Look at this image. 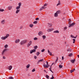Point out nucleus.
<instances>
[{
  "label": "nucleus",
  "mask_w": 79,
  "mask_h": 79,
  "mask_svg": "<svg viewBox=\"0 0 79 79\" xmlns=\"http://www.w3.org/2000/svg\"><path fill=\"white\" fill-rule=\"evenodd\" d=\"M46 65L45 64H43L44 67L46 68H48V67H50V65L48 64V62L47 61H46Z\"/></svg>",
  "instance_id": "obj_1"
},
{
  "label": "nucleus",
  "mask_w": 79,
  "mask_h": 79,
  "mask_svg": "<svg viewBox=\"0 0 79 79\" xmlns=\"http://www.w3.org/2000/svg\"><path fill=\"white\" fill-rule=\"evenodd\" d=\"M27 42V40H23L20 42V44L21 45H24L25 44H26Z\"/></svg>",
  "instance_id": "obj_2"
},
{
  "label": "nucleus",
  "mask_w": 79,
  "mask_h": 79,
  "mask_svg": "<svg viewBox=\"0 0 79 79\" xmlns=\"http://www.w3.org/2000/svg\"><path fill=\"white\" fill-rule=\"evenodd\" d=\"M19 6H17L16 7V10H20V8H21V5H22V3L21 2H19Z\"/></svg>",
  "instance_id": "obj_3"
},
{
  "label": "nucleus",
  "mask_w": 79,
  "mask_h": 79,
  "mask_svg": "<svg viewBox=\"0 0 79 79\" xmlns=\"http://www.w3.org/2000/svg\"><path fill=\"white\" fill-rule=\"evenodd\" d=\"M32 41H30L27 44V47H30V46L32 45Z\"/></svg>",
  "instance_id": "obj_4"
},
{
  "label": "nucleus",
  "mask_w": 79,
  "mask_h": 79,
  "mask_svg": "<svg viewBox=\"0 0 79 79\" xmlns=\"http://www.w3.org/2000/svg\"><path fill=\"white\" fill-rule=\"evenodd\" d=\"M6 50H7V49L6 48H5L3 50L2 52V55H5V52H6Z\"/></svg>",
  "instance_id": "obj_5"
},
{
  "label": "nucleus",
  "mask_w": 79,
  "mask_h": 79,
  "mask_svg": "<svg viewBox=\"0 0 79 79\" xmlns=\"http://www.w3.org/2000/svg\"><path fill=\"white\" fill-rule=\"evenodd\" d=\"M54 30V28H52L51 29H48L47 30V32H52V31H53Z\"/></svg>",
  "instance_id": "obj_6"
},
{
  "label": "nucleus",
  "mask_w": 79,
  "mask_h": 79,
  "mask_svg": "<svg viewBox=\"0 0 79 79\" xmlns=\"http://www.w3.org/2000/svg\"><path fill=\"white\" fill-rule=\"evenodd\" d=\"M43 34H44V33L42 31H40L38 33V35H39V36H41L42 35H43Z\"/></svg>",
  "instance_id": "obj_7"
},
{
  "label": "nucleus",
  "mask_w": 79,
  "mask_h": 79,
  "mask_svg": "<svg viewBox=\"0 0 79 79\" xmlns=\"http://www.w3.org/2000/svg\"><path fill=\"white\" fill-rule=\"evenodd\" d=\"M36 52V50L35 49H33V50H31L30 51V53L32 54L33 53H35Z\"/></svg>",
  "instance_id": "obj_8"
},
{
  "label": "nucleus",
  "mask_w": 79,
  "mask_h": 79,
  "mask_svg": "<svg viewBox=\"0 0 79 79\" xmlns=\"http://www.w3.org/2000/svg\"><path fill=\"white\" fill-rule=\"evenodd\" d=\"M13 8V6H9L7 7V8L8 10H11L12 8Z\"/></svg>",
  "instance_id": "obj_9"
},
{
  "label": "nucleus",
  "mask_w": 79,
  "mask_h": 79,
  "mask_svg": "<svg viewBox=\"0 0 79 79\" xmlns=\"http://www.w3.org/2000/svg\"><path fill=\"white\" fill-rule=\"evenodd\" d=\"M1 23L2 24H5V19L2 20L1 21Z\"/></svg>",
  "instance_id": "obj_10"
},
{
  "label": "nucleus",
  "mask_w": 79,
  "mask_h": 79,
  "mask_svg": "<svg viewBox=\"0 0 79 79\" xmlns=\"http://www.w3.org/2000/svg\"><path fill=\"white\" fill-rule=\"evenodd\" d=\"M20 42V40L19 39H17L15 40V42L16 44H18Z\"/></svg>",
  "instance_id": "obj_11"
},
{
  "label": "nucleus",
  "mask_w": 79,
  "mask_h": 79,
  "mask_svg": "<svg viewBox=\"0 0 79 79\" xmlns=\"http://www.w3.org/2000/svg\"><path fill=\"white\" fill-rule=\"evenodd\" d=\"M12 66L10 65L8 67V69H9V70H11V69H12Z\"/></svg>",
  "instance_id": "obj_12"
},
{
  "label": "nucleus",
  "mask_w": 79,
  "mask_h": 79,
  "mask_svg": "<svg viewBox=\"0 0 79 79\" xmlns=\"http://www.w3.org/2000/svg\"><path fill=\"white\" fill-rule=\"evenodd\" d=\"M61 5V1L59 0L58 2V3L57 4L56 6H60V5Z\"/></svg>",
  "instance_id": "obj_13"
},
{
  "label": "nucleus",
  "mask_w": 79,
  "mask_h": 79,
  "mask_svg": "<svg viewBox=\"0 0 79 79\" xmlns=\"http://www.w3.org/2000/svg\"><path fill=\"white\" fill-rule=\"evenodd\" d=\"M45 8H46V7L43 6L41 8H40L39 10L40 11H41V10H44V9H45Z\"/></svg>",
  "instance_id": "obj_14"
},
{
  "label": "nucleus",
  "mask_w": 79,
  "mask_h": 79,
  "mask_svg": "<svg viewBox=\"0 0 79 79\" xmlns=\"http://www.w3.org/2000/svg\"><path fill=\"white\" fill-rule=\"evenodd\" d=\"M77 35H76V37H74L73 35H71L70 37L71 38H74V39H76L77 38Z\"/></svg>",
  "instance_id": "obj_15"
},
{
  "label": "nucleus",
  "mask_w": 79,
  "mask_h": 79,
  "mask_svg": "<svg viewBox=\"0 0 79 79\" xmlns=\"http://www.w3.org/2000/svg\"><path fill=\"white\" fill-rule=\"evenodd\" d=\"M1 39H2V40H6V39L5 36H2L1 38Z\"/></svg>",
  "instance_id": "obj_16"
},
{
  "label": "nucleus",
  "mask_w": 79,
  "mask_h": 79,
  "mask_svg": "<svg viewBox=\"0 0 79 79\" xmlns=\"http://www.w3.org/2000/svg\"><path fill=\"white\" fill-rule=\"evenodd\" d=\"M20 12V10H17L15 11L16 14H18Z\"/></svg>",
  "instance_id": "obj_17"
},
{
  "label": "nucleus",
  "mask_w": 79,
  "mask_h": 79,
  "mask_svg": "<svg viewBox=\"0 0 79 79\" xmlns=\"http://www.w3.org/2000/svg\"><path fill=\"white\" fill-rule=\"evenodd\" d=\"M44 59H41L38 60V64H39L40 63V62H42V61H44Z\"/></svg>",
  "instance_id": "obj_18"
},
{
  "label": "nucleus",
  "mask_w": 79,
  "mask_h": 79,
  "mask_svg": "<svg viewBox=\"0 0 79 79\" xmlns=\"http://www.w3.org/2000/svg\"><path fill=\"white\" fill-rule=\"evenodd\" d=\"M75 61H76V60H75V59H74L73 60H71L70 61L71 62V63H73V64H74Z\"/></svg>",
  "instance_id": "obj_19"
},
{
  "label": "nucleus",
  "mask_w": 79,
  "mask_h": 79,
  "mask_svg": "<svg viewBox=\"0 0 79 79\" xmlns=\"http://www.w3.org/2000/svg\"><path fill=\"white\" fill-rule=\"evenodd\" d=\"M53 33H59L60 31L58 30H56L53 32Z\"/></svg>",
  "instance_id": "obj_20"
},
{
  "label": "nucleus",
  "mask_w": 79,
  "mask_h": 79,
  "mask_svg": "<svg viewBox=\"0 0 79 79\" xmlns=\"http://www.w3.org/2000/svg\"><path fill=\"white\" fill-rule=\"evenodd\" d=\"M48 26H49V27H52V26L53 25L52 24V23H48Z\"/></svg>",
  "instance_id": "obj_21"
},
{
  "label": "nucleus",
  "mask_w": 79,
  "mask_h": 79,
  "mask_svg": "<svg viewBox=\"0 0 79 79\" xmlns=\"http://www.w3.org/2000/svg\"><path fill=\"white\" fill-rule=\"evenodd\" d=\"M48 53H49L50 55L51 56H52V52H50V51H49V50L48 49Z\"/></svg>",
  "instance_id": "obj_22"
},
{
  "label": "nucleus",
  "mask_w": 79,
  "mask_h": 79,
  "mask_svg": "<svg viewBox=\"0 0 79 79\" xmlns=\"http://www.w3.org/2000/svg\"><path fill=\"white\" fill-rule=\"evenodd\" d=\"M10 36V34H7L6 35V36H5V37H6V38L7 39L8 37Z\"/></svg>",
  "instance_id": "obj_23"
},
{
  "label": "nucleus",
  "mask_w": 79,
  "mask_h": 79,
  "mask_svg": "<svg viewBox=\"0 0 79 79\" xmlns=\"http://www.w3.org/2000/svg\"><path fill=\"white\" fill-rule=\"evenodd\" d=\"M42 37L43 39L44 40V39H46V36H45V35H43L42 36Z\"/></svg>",
  "instance_id": "obj_24"
},
{
  "label": "nucleus",
  "mask_w": 79,
  "mask_h": 79,
  "mask_svg": "<svg viewBox=\"0 0 79 79\" xmlns=\"http://www.w3.org/2000/svg\"><path fill=\"white\" fill-rule=\"evenodd\" d=\"M33 26H34V25H33V24H30L29 25V27H30L32 28L33 27Z\"/></svg>",
  "instance_id": "obj_25"
},
{
  "label": "nucleus",
  "mask_w": 79,
  "mask_h": 79,
  "mask_svg": "<svg viewBox=\"0 0 79 79\" xmlns=\"http://www.w3.org/2000/svg\"><path fill=\"white\" fill-rule=\"evenodd\" d=\"M33 47L35 50H37V48H38V46H34Z\"/></svg>",
  "instance_id": "obj_26"
},
{
  "label": "nucleus",
  "mask_w": 79,
  "mask_h": 79,
  "mask_svg": "<svg viewBox=\"0 0 79 79\" xmlns=\"http://www.w3.org/2000/svg\"><path fill=\"white\" fill-rule=\"evenodd\" d=\"M56 14L57 15H58V14H60V10H58V11H57L56 12Z\"/></svg>",
  "instance_id": "obj_27"
},
{
  "label": "nucleus",
  "mask_w": 79,
  "mask_h": 79,
  "mask_svg": "<svg viewBox=\"0 0 79 79\" xmlns=\"http://www.w3.org/2000/svg\"><path fill=\"white\" fill-rule=\"evenodd\" d=\"M36 54L37 56H39V55H40V52H37Z\"/></svg>",
  "instance_id": "obj_28"
},
{
  "label": "nucleus",
  "mask_w": 79,
  "mask_h": 79,
  "mask_svg": "<svg viewBox=\"0 0 79 79\" xmlns=\"http://www.w3.org/2000/svg\"><path fill=\"white\" fill-rule=\"evenodd\" d=\"M8 45L7 44H6L5 46H4V48H8Z\"/></svg>",
  "instance_id": "obj_29"
},
{
  "label": "nucleus",
  "mask_w": 79,
  "mask_h": 79,
  "mask_svg": "<svg viewBox=\"0 0 79 79\" xmlns=\"http://www.w3.org/2000/svg\"><path fill=\"white\" fill-rule=\"evenodd\" d=\"M55 17H58V14L56 13H55L54 14Z\"/></svg>",
  "instance_id": "obj_30"
},
{
  "label": "nucleus",
  "mask_w": 79,
  "mask_h": 79,
  "mask_svg": "<svg viewBox=\"0 0 79 79\" xmlns=\"http://www.w3.org/2000/svg\"><path fill=\"white\" fill-rule=\"evenodd\" d=\"M30 67V64H28L26 66L27 68H29Z\"/></svg>",
  "instance_id": "obj_31"
},
{
  "label": "nucleus",
  "mask_w": 79,
  "mask_h": 79,
  "mask_svg": "<svg viewBox=\"0 0 79 79\" xmlns=\"http://www.w3.org/2000/svg\"><path fill=\"white\" fill-rule=\"evenodd\" d=\"M46 77L47 79H49L50 78V77L47 75H46Z\"/></svg>",
  "instance_id": "obj_32"
},
{
  "label": "nucleus",
  "mask_w": 79,
  "mask_h": 79,
  "mask_svg": "<svg viewBox=\"0 0 79 79\" xmlns=\"http://www.w3.org/2000/svg\"><path fill=\"white\" fill-rule=\"evenodd\" d=\"M59 67L60 68H63V65H62L61 64H60L59 65Z\"/></svg>",
  "instance_id": "obj_33"
},
{
  "label": "nucleus",
  "mask_w": 79,
  "mask_h": 79,
  "mask_svg": "<svg viewBox=\"0 0 79 79\" xmlns=\"http://www.w3.org/2000/svg\"><path fill=\"white\" fill-rule=\"evenodd\" d=\"M67 28H68L66 27H64V31H66V30L67 29Z\"/></svg>",
  "instance_id": "obj_34"
},
{
  "label": "nucleus",
  "mask_w": 79,
  "mask_h": 79,
  "mask_svg": "<svg viewBox=\"0 0 79 79\" xmlns=\"http://www.w3.org/2000/svg\"><path fill=\"white\" fill-rule=\"evenodd\" d=\"M33 39L34 40H38V38L37 37H35Z\"/></svg>",
  "instance_id": "obj_35"
},
{
  "label": "nucleus",
  "mask_w": 79,
  "mask_h": 79,
  "mask_svg": "<svg viewBox=\"0 0 79 79\" xmlns=\"http://www.w3.org/2000/svg\"><path fill=\"white\" fill-rule=\"evenodd\" d=\"M73 55V53H71L69 54V56H72Z\"/></svg>",
  "instance_id": "obj_36"
},
{
  "label": "nucleus",
  "mask_w": 79,
  "mask_h": 79,
  "mask_svg": "<svg viewBox=\"0 0 79 79\" xmlns=\"http://www.w3.org/2000/svg\"><path fill=\"white\" fill-rule=\"evenodd\" d=\"M67 52H71V49L70 48L68 49L67 50Z\"/></svg>",
  "instance_id": "obj_37"
},
{
  "label": "nucleus",
  "mask_w": 79,
  "mask_h": 79,
  "mask_svg": "<svg viewBox=\"0 0 79 79\" xmlns=\"http://www.w3.org/2000/svg\"><path fill=\"white\" fill-rule=\"evenodd\" d=\"M9 79H14V78L12 77H9Z\"/></svg>",
  "instance_id": "obj_38"
},
{
  "label": "nucleus",
  "mask_w": 79,
  "mask_h": 79,
  "mask_svg": "<svg viewBox=\"0 0 79 79\" xmlns=\"http://www.w3.org/2000/svg\"><path fill=\"white\" fill-rule=\"evenodd\" d=\"M55 79V77H53V75H52V77H51L50 78V79Z\"/></svg>",
  "instance_id": "obj_39"
},
{
  "label": "nucleus",
  "mask_w": 79,
  "mask_h": 79,
  "mask_svg": "<svg viewBox=\"0 0 79 79\" xmlns=\"http://www.w3.org/2000/svg\"><path fill=\"white\" fill-rule=\"evenodd\" d=\"M33 24H37V21H35L34 22H33Z\"/></svg>",
  "instance_id": "obj_40"
},
{
  "label": "nucleus",
  "mask_w": 79,
  "mask_h": 79,
  "mask_svg": "<svg viewBox=\"0 0 79 79\" xmlns=\"http://www.w3.org/2000/svg\"><path fill=\"white\" fill-rule=\"evenodd\" d=\"M73 44H74L75 43V41H76V39H73Z\"/></svg>",
  "instance_id": "obj_41"
},
{
  "label": "nucleus",
  "mask_w": 79,
  "mask_h": 79,
  "mask_svg": "<svg viewBox=\"0 0 79 79\" xmlns=\"http://www.w3.org/2000/svg\"><path fill=\"white\" fill-rule=\"evenodd\" d=\"M70 24L72 26H74L75 24V23H72V24Z\"/></svg>",
  "instance_id": "obj_42"
},
{
  "label": "nucleus",
  "mask_w": 79,
  "mask_h": 79,
  "mask_svg": "<svg viewBox=\"0 0 79 79\" xmlns=\"http://www.w3.org/2000/svg\"><path fill=\"white\" fill-rule=\"evenodd\" d=\"M35 69H34L32 70V72H35Z\"/></svg>",
  "instance_id": "obj_43"
},
{
  "label": "nucleus",
  "mask_w": 79,
  "mask_h": 79,
  "mask_svg": "<svg viewBox=\"0 0 79 79\" xmlns=\"http://www.w3.org/2000/svg\"><path fill=\"white\" fill-rule=\"evenodd\" d=\"M23 26H21L20 27V29H23Z\"/></svg>",
  "instance_id": "obj_44"
},
{
  "label": "nucleus",
  "mask_w": 79,
  "mask_h": 79,
  "mask_svg": "<svg viewBox=\"0 0 79 79\" xmlns=\"http://www.w3.org/2000/svg\"><path fill=\"white\" fill-rule=\"evenodd\" d=\"M45 52V49H43L41 50V52Z\"/></svg>",
  "instance_id": "obj_45"
},
{
  "label": "nucleus",
  "mask_w": 79,
  "mask_h": 79,
  "mask_svg": "<svg viewBox=\"0 0 79 79\" xmlns=\"http://www.w3.org/2000/svg\"><path fill=\"white\" fill-rule=\"evenodd\" d=\"M47 6V4L45 3L44 5V7H45V6Z\"/></svg>",
  "instance_id": "obj_46"
},
{
  "label": "nucleus",
  "mask_w": 79,
  "mask_h": 79,
  "mask_svg": "<svg viewBox=\"0 0 79 79\" xmlns=\"http://www.w3.org/2000/svg\"><path fill=\"white\" fill-rule=\"evenodd\" d=\"M39 19V18H37L35 19V20H36V21H38Z\"/></svg>",
  "instance_id": "obj_47"
},
{
  "label": "nucleus",
  "mask_w": 79,
  "mask_h": 79,
  "mask_svg": "<svg viewBox=\"0 0 79 79\" xmlns=\"http://www.w3.org/2000/svg\"><path fill=\"white\" fill-rule=\"evenodd\" d=\"M2 58L3 59H4V60H5V59H6V57H5V56H3Z\"/></svg>",
  "instance_id": "obj_48"
},
{
  "label": "nucleus",
  "mask_w": 79,
  "mask_h": 79,
  "mask_svg": "<svg viewBox=\"0 0 79 79\" xmlns=\"http://www.w3.org/2000/svg\"><path fill=\"white\" fill-rule=\"evenodd\" d=\"M34 58L35 60L36 59V58H37V56H34Z\"/></svg>",
  "instance_id": "obj_49"
},
{
  "label": "nucleus",
  "mask_w": 79,
  "mask_h": 79,
  "mask_svg": "<svg viewBox=\"0 0 79 79\" xmlns=\"http://www.w3.org/2000/svg\"><path fill=\"white\" fill-rule=\"evenodd\" d=\"M56 60L57 61H58V57H56Z\"/></svg>",
  "instance_id": "obj_50"
},
{
  "label": "nucleus",
  "mask_w": 79,
  "mask_h": 79,
  "mask_svg": "<svg viewBox=\"0 0 79 79\" xmlns=\"http://www.w3.org/2000/svg\"><path fill=\"white\" fill-rule=\"evenodd\" d=\"M73 70H70V73H73Z\"/></svg>",
  "instance_id": "obj_51"
},
{
  "label": "nucleus",
  "mask_w": 79,
  "mask_h": 79,
  "mask_svg": "<svg viewBox=\"0 0 79 79\" xmlns=\"http://www.w3.org/2000/svg\"><path fill=\"white\" fill-rule=\"evenodd\" d=\"M72 26L70 24L69 26V27H71Z\"/></svg>",
  "instance_id": "obj_52"
},
{
  "label": "nucleus",
  "mask_w": 79,
  "mask_h": 79,
  "mask_svg": "<svg viewBox=\"0 0 79 79\" xmlns=\"http://www.w3.org/2000/svg\"><path fill=\"white\" fill-rule=\"evenodd\" d=\"M55 63H53L52 64V65H53V64H54V65H55Z\"/></svg>",
  "instance_id": "obj_53"
},
{
  "label": "nucleus",
  "mask_w": 79,
  "mask_h": 79,
  "mask_svg": "<svg viewBox=\"0 0 79 79\" xmlns=\"http://www.w3.org/2000/svg\"><path fill=\"white\" fill-rule=\"evenodd\" d=\"M62 60H64V57L63 56L62 57Z\"/></svg>",
  "instance_id": "obj_54"
},
{
  "label": "nucleus",
  "mask_w": 79,
  "mask_h": 79,
  "mask_svg": "<svg viewBox=\"0 0 79 79\" xmlns=\"http://www.w3.org/2000/svg\"><path fill=\"white\" fill-rule=\"evenodd\" d=\"M50 71H51V72H52V73H53V71H52V69H49Z\"/></svg>",
  "instance_id": "obj_55"
},
{
  "label": "nucleus",
  "mask_w": 79,
  "mask_h": 79,
  "mask_svg": "<svg viewBox=\"0 0 79 79\" xmlns=\"http://www.w3.org/2000/svg\"><path fill=\"white\" fill-rule=\"evenodd\" d=\"M52 65L51 66L50 68H49V69H52Z\"/></svg>",
  "instance_id": "obj_56"
},
{
  "label": "nucleus",
  "mask_w": 79,
  "mask_h": 79,
  "mask_svg": "<svg viewBox=\"0 0 79 79\" xmlns=\"http://www.w3.org/2000/svg\"><path fill=\"white\" fill-rule=\"evenodd\" d=\"M56 62H57V60H56L55 63L56 64Z\"/></svg>",
  "instance_id": "obj_57"
},
{
  "label": "nucleus",
  "mask_w": 79,
  "mask_h": 79,
  "mask_svg": "<svg viewBox=\"0 0 79 79\" xmlns=\"http://www.w3.org/2000/svg\"><path fill=\"white\" fill-rule=\"evenodd\" d=\"M74 70H75V69H74L73 70H72L73 71V72H74Z\"/></svg>",
  "instance_id": "obj_58"
},
{
  "label": "nucleus",
  "mask_w": 79,
  "mask_h": 79,
  "mask_svg": "<svg viewBox=\"0 0 79 79\" xmlns=\"http://www.w3.org/2000/svg\"><path fill=\"white\" fill-rule=\"evenodd\" d=\"M71 22L70 21L69 22V24H71Z\"/></svg>",
  "instance_id": "obj_59"
},
{
  "label": "nucleus",
  "mask_w": 79,
  "mask_h": 79,
  "mask_svg": "<svg viewBox=\"0 0 79 79\" xmlns=\"http://www.w3.org/2000/svg\"><path fill=\"white\" fill-rule=\"evenodd\" d=\"M44 73H46V70H44Z\"/></svg>",
  "instance_id": "obj_60"
},
{
  "label": "nucleus",
  "mask_w": 79,
  "mask_h": 79,
  "mask_svg": "<svg viewBox=\"0 0 79 79\" xmlns=\"http://www.w3.org/2000/svg\"><path fill=\"white\" fill-rule=\"evenodd\" d=\"M64 44H66V42H65Z\"/></svg>",
  "instance_id": "obj_61"
},
{
  "label": "nucleus",
  "mask_w": 79,
  "mask_h": 79,
  "mask_svg": "<svg viewBox=\"0 0 79 79\" xmlns=\"http://www.w3.org/2000/svg\"><path fill=\"white\" fill-rule=\"evenodd\" d=\"M77 56L78 57V58H79V55H77Z\"/></svg>",
  "instance_id": "obj_62"
},
{
  "label": "nucleus",
  "mask_w": 79,
  "mask_h": 79,
  "mask_svg": "<svg viewBox=\"0 0 79 79\" xmlns=\"http://www.w3.org/2000/svg\"><path fill=\"white\" fill-rule=\"evenodd\" d=\"M69 21H70V19H69Z\"/></svg>",
  "instance_id": "obj_63"
},
{
  "label": "nucleus",
  "mask_w": 79,
  "mask_h": 79,
  "mask_svg": "<svg viewBox=\"0 0 79 79\" xmlns=\"http://www.w3.org/2000/svg\"><path fill=\"white\" fill-rule=\"evenodd\" d=\"M64 14H65V13H64Z\"/></svg>",
  "instance_id": "obj_64"
}]
</instances>
